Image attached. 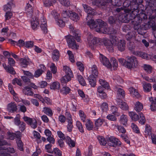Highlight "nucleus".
<instances>
[{"label":"nucleus","instance_id":"1","mask_svg":"<svg viewBox=\"0 0 156 156\" xmlns=\"http://www.w3.org/2000/svg\"><path fill=\"white\" fill-rule=\"evenodd\" d=\"M135 17V21L134 22V29L137 30L139 34L143 35L146 33L147 30L155 26V22L152 20H150L147 23H144L140 25L142 21L147 18V16L143 12H140Z\"/></svg>","mask_w":156,"mask_h":156},{"label":"nucleus","instance_id":"2","mask_svg":"<svg viewBox=\"0 0 156 156\" xmlns=\"http://www.w3.org/2000/svg\"><path fill=\"white\" fill-rule=\"evenodd\" d=\"M86 23L90 28H95L96 31L98 32L109 34L110 28L105 26L104 22L100 19L94 21L90 16L88 15L86 18Z\"/></svg>","mask_w":156,"mask_h":156},{"label":"nucleus","instance_id":"3","mask_svg":"<svg viewBox=\"0 0 156 156\" xmlns=\"http://www.w3.org/2000/svg\"><path fill=\"white\" fill-rule=\"evenodd\" d=\"M87 37L88 44L89 47L92 49H94L95 46L98 43L101 41V40L93 37L92 34L89 32L86 34Z\"/></svg>","mask_w":156,"mask_h":156},{"label":"nucleus","instance_id":"4","mask_svg":"<svg viewBox=\"0 0 156 156\" xmlns=\"http://www.w3.org/2000/svg\"><path fill=\"white\" fill-rule=\"evenodd\" d=\"M127 60L125 61V67L127 68L131 69L137 66L138 61L136 58L133 56H127Z\"/></svg>","mask_w":156,"mask_h":156},{"label":"nucleus","instance_id":"5","mask_svg":"<svg viewBox=\"0 0 156 156\" xmlns=\"http://www.w3.org/2000/svg\"><path fill=\"white\" fill-rule=\"evenodd\" d=\"M65 38L69 47L73 49L77 48V46L75 40L74 36L69 35L66 36Z\"/></svg>","mask_w":156,"mask_h":156},{"label":"nucleus","instance_id":"6","mask_svg":"<svg viewBox=\"0 0 156 156\" xmlns=\"http://www.w3.org/2000/svg\"><path fill=\"white\" fill-rule=\"evenodd\" d=\"M103 43L107 49L109 51L113 52L114 51L113 44L111 41L106 38H103L101 41Z\"/></svg>","mask_w":156,"mask_h":156},{"label":"nucleus","instance_id":"7","mask_svg":"<svg viewBox=\"0 0 156 156\" xmlns=\"http://www.w3.org/2000/svg\"><path fill=\"white\" fill-rule=\"evenodd\" d=\"M108 145L110 146L116 147L117 146H120L121 142L118 139L114 137H110L108 141Z\"/></svg>","mask_w":156,"mask_h":156},{"label":"nucleus","instance_id":"8","mask_svg":"<svg viewBox=\"0 0 156 156\" xmlns=\"http://www.w3.org/2000/svg\"><path fill=\"white\" fill-rule=\"evenodd\" d=\"M40 27L41 30L43 31L44 33H47L48 30L47 28V24L46 20L44 17L42 16L40 19Z\"/></svg>","mask_w":156,"mask_h":156},{"label":"nucleus","instance_id":"9","mask_svg":"<svg viewBox=\"0 0 156 156\" xmlns=\"http://www.w3.org/2000/svg\"><path fill=\"white\" fill-rule=\"evenodd\" d=\"M130 9H128V12H131L134 15H137L139 12L138 5L132 2Z\"/></svg>","mask_w":156,"mask_h":156},{"label":"nucleus","instance_id":"10","mask_svg":"<svg viewBox=\"0 0 156 156\" xmlns=\"http://www.w3.org/2000/svg\"><path fill=\"white\" fill-rule=\"evenodd\" d=\"M115 46L119 51H124L126 48V41L123 40H120L116 43Z\"/></svg>","mask_w":156,"mask_h":156},{"label":"nucleus","instance_id":"11","mask_svg":"<svg viewBox=\"0 0 156 156\" xmlns=\"http://www.w3.org/2000/svg\"><path fill=\"white\" fill-rule=\"evenodd\" d=\"M99 58L101 62L104 65L108 68H111L109 60L105 56L101 54H100Z\"/></svg>","mask_w":156,"mask_h":156},{"label":"nucleus","instance_id":"12","mask_svg":"<svg viewBox=\"0 0 156 156\" xmlns=\"http://www.w3.org/2000/svg\"><path fill=\"white\" fill-rule=\"evenodd\" d=\"M82 5L85 11L88 14L91 15H95L96 11L95 9H92L90 6L86 4H83Z\"/></svg>","mask_w":156,"mask_h":156},{"label":"nucleus","instance_id":"13","mask_svg":"<svg viewBox=\"0 0 156 156\" xmlns=\"http://www.w3.org/2000/svg\"><path fill=\"white\" fill-rule=\"evenodd\" d=\"M19 61L20 62V66L24 68L27 67L31 62L30 59L28 57L20 58Z\"/></svg>","mask_w":156,"mask_h":156},{"label":"nucleus","instance_id":"14","mask_svg":"<svg viewBox=\"0 0 156 156\" xmlns=\"http://www.w3.org/2000/svg\"><path fill=\"white\" fill-rule=\"evenodd\" d=\"M32 27L33 30H36L40 24L39 20L36 17L33 18L31 20Z\"/></svg>","mask_w":156,"mask_h":156},{"label":"nucleus","instance_id":"15","mask_svg":"<svg viewBox=\"0 0 156 156\" xmlns=\"http://www.w3.org/2000/svg\"><path fill=\"white\" fill-rule=\"evenodd\" d=\"M97 76H95L93 75H90L88 77L87 80L89 84L91 87H94L96 85V78Z\"/></svg>","mask_w":156,"mask_h":156},{"label":"nucleus","instance_id":"16","mask_svg":"<svg viewBox=\"0 0 156 156\" xmlns=\"http://www.w3.org/2000/svg\"><path fill=\"white\" fill-rule=\"evenodd\" d=\"M7 108L8 111L12 112H14L17 109V106L15 102H11L8 104Z\"/></svg>","mask_w":156,"mask_h":156},{"label":"nucleus","instance_id":"17","mask_svg":"<svg viewBox=\"0 0 156 156\" xmlns=\"http://www.w3.org/2000/svg\"><path fill=\"white\" fill-rule=\"evenodd\" d=\"M149 100L151 102L150 108L151 110L153 111H156V97H150Z\"/></svg>","mask_w":156,"mask_h":156},{"label":"nucleus","instance_id":"18","mask_svg":"<svg viewBox=\"0 0 156 156\" xmlns=\"http://www.w3.org/2000/svg\"><path fill=\"white\" fill-rule=\"evenodd\" d=\"M144 91L146 92H148L151 91L152 89V86L151 83L145 82H142Z\"/></svg>","mask_w":156,"mask_h":156},{"label":"nucleus","instance_id":"19","mask_svg":"<svg viewBox=\"0 0 156 156\" xmlns=\"http://www.w3.org/2000/svg\"><path fill=\"white\" fill-rule=\"evenodd\" d=\"M135 110L137 112H140L143 109V105L141 103L137 101L134 104Z\"/></svg>","mask_w":156,"mask_h":156},{"label":"nucleus","instance_id":"20","mask_svg":"<svg viewBox=\"0 0 156 156\" xmlns=\"http://www.w3.org/2000/svg\"><path fill=\"white\" fill-rule=\"evenodd\" d=\"M73 76L66 75L62 77L61 79V81L62 85L66 84L69 81L71 80V77H72Z\"/></svg>","mask_w":156,"mask_h":156},{"label":"nucleus","instance_id":"21","mask_svg":"<svg viewBox=\"0 0 156 156\" xmlns=\"http://www.w3.org/2000/svg\"><path fill=\"white\" fill-rule=\"evenodd\" d=\"M70 28L71 29L72 32L73 33V35L75 37L76 40L78 42H80V36L79 32L78 31H75L72 27H70Z\"/></svg>","mask_w":156,"mask_h":156},{"label":"nucleus","instance_id":"22","mask_svg":"<svg viewBox=\"0 0 156 156\" xmlns=\"http://www.w3.org/2000/svg\"><path fill=\"white\" fill-rule=\"evenodd\" d=\"M33 10L32 6L30 4H27L26 7L25 12L26 14L27 15H29L30 16H31L32 14L33 13Z\"/></svg>","mask_w":156,"mask_h":156},{"label":"nucleus","instance_id":"23","mask_svg":"<svg viewBox=\"0 0 156 156\" xmlns=\"http://www.w3.org/2000/svg\"><path fill=\"white\" fill-rule=\"evenodd\" d=\"M119 121L121 124L126 126L128 121L127 115H121L120 117Z\"/></svg>","mask_w":156,"mask_h":156},{"label":"nucleus","instance_id":"24","mask_svg":"<svg viewBox=\"0 0 156 156\" xmlns=\"http://www.w3.org/2000/svg\"><path fill=\"white\" fill-rule=\"evenodd\" d=\"M31 88L29 87H25L23 90V93L25 95L29 96L33 95L34 93L31 91Z\"/></svg>","mask_w":156,"mask_h":156},{"label":"nucleus","instance_id":"25","mask_svg":"<svg viewBox=\"0 0 156 156\" xmlns=\"http://www.w3.org/2000/svg\"><path fill=\"white\" fill-rule=\"evenodd\" d=\"M111 62H110L111 68L113 67L114 69H116L118 66V62L114 58L112 57L110 59Z\"/></svg>","mask_w":156,"mask_h":156},{"label":"nucleus","instance_id":"26","mask_svg":"<svg viewBox=\"0 0 156 156\" xmlns=\"http://www.w3.org/2000/svg\"><path fill=\"white\" fill-rule=\"evenodd\" d=\"M59 51L57 50H54L52 53V58L54 61H57L59 59Z\"/></svg>","mask_w":156,"mask_h":156},{"label":"nucleus","instance_id":"27","mask_svg":"<svg viewBox=\"0 0 156 156\" xmlns=\"http://www.w3.org/2000/svg\"><path fill=\"white\" fill-rule=\"evenodd\" d=\"M136 33V32L134 31H131L129 32L128 33L126 34V39L128 41H129L132 38H134L135 37Z\"/></svg>","mask_w":156,"mask_h":156},{"label":"nucleus","instance_id":"28","mask_svg":"<svg viewBox=\"0 0 156 156\" xmlns=\"http://www.w3.org/2000/svg\"><path fill=\"white\" fill-rule=\"evenodd\" d=\"M145 135L146 137L147 136L150 135L151 134V128L150 126L147 124L145 125Z\"/></svg>","mask_w":156,"mask_h":156},{"label":"nucleus","instance_id":"29","mask_svg":"<svg viewBox=\"0 0 156 156\" xmlns=\"http://www.w3.org/2000/svg\"><path fill=\"white\" fill-rule=\"evenodd\" d=\"M57 0H45L44 1V5L45 7H50L53 5V4L55 3Z\"/></svg>","mask_w":156,"mask_h":156},{"label":"nucleus","instance_id":"30","mask_svg":"<svg viewBox=\"0 0 156 156\" xmlns=\"http://www.w3.org/2000/svg\"><path fill=\"white\" fill-rule=\"evenodd\" d=\"M129 115L133 120L137 121L139 118V115L135 112H129Z\"/></svg>","mask_w":156,"mask_h":156},{"label":"nucleus","instance_id":"31","mask_svg":"<svg viewBox=\"0 0 156 156\" xmlns=\"http://www.w3.org/2000/svg\"><path fill=\"white\" fill-rule=\"evenodd\" d=\"M141 125L144 124L146 122V119L144 115L142 112H140L139 114V118L138 119Z\"/></svg>","mask_w":156,"mask_h":156},{"label":"nucleus","instance_id":"32","mask_svg":"<svg viewBox=\"0 0 156 156\" xmlns=\"http://www.w3.org/2000/svg\"><path fill=\"white\" fill-rule=\"evenodd\" d=\"M132 2L129 0H126L123 3V6L124 8V10L128 12V9H130Z\"/></svg>","mask_w":156,"mask_h":156},{"label":"nucleus","instance_id":"33","mask_svg":"<svg viewBox=\"0 0 156 156\" xmlns=\"http://www.w3.org/2000/svg\"><path fill=\"white\" fill-rule=\"evenodd\" d=\"M42 112L48 116H51L53 115L52 111L50 108L44 107Z\"/></svg>","mask_w":156,"mask_h":156},{"label":"nucleus","instance_id":"34","mask_svg":"<svg viewBox=\"0 0 156 156\" xmlns=\"http://www.w3.org/2000/svg\"><path fill=\"white\" fill-rule=\"evenodd\" d=\"M69 17L72 20L75 21H76L79 19V17L78 14L72 11H71Z\"/></svg>","mask_w":156,"mask_h":156},{"label":"nucleus","instance_id":"35","mask_svg":"<svg viewBox=\"0 0 156 156\" xmlns=\"http://www.w3.org/2000/svg\"><path fill=\"white\" fill-rule=\"evenodd\" d=\"M118 97L120 98H123L125 95V93L124 90L121 88H119L117 90Z\"/></svg>","mask_w":156,"mask_h":156},{"label":"nucleus","instance_id":"36","mask_svg":"<svg viewBox=\"0 0 156 156\" xmlns=\"http://www.w3.org/2000/svg\"><path fill=\"white\" fill-rule=\"evenodd\" d=\"M118 110L116 106L113 105L111 106V111L112 113L117 116H119L120 115V113L118 112Z\"/></svg>","mask_w":156,"mask_h":156},{"label":"nucleus","instance_id":"37","mask_svg":"<svg viewBox=\"0 0 156 156\" xmlns=\"http://www.w3.org/2000/svg\"><path fill=\"white\" fill-rule=\"evenodd\" d=\"M63 71H65L66 74L71 76H73L72 72L69 67L67 66H64L63 67Z\"/></svg>","mask_w":156,"mask_h":156},{"label":"nucleus","instance_id":"38","mask_svg":"<svg viewBox=\"0 0 156 156\" xmlns=\"http://www.w3.org/2000/svg\"><path fill=\"white\" fill-rule=\"evenodd\" d=\"M97 138L101 145L105 146L107 142L104 137L102 136H98Z\"/></svg>","mask_w":156,"mask_h":156},{"label":"nucleus","instance_id":"39","mask_svg":"<svg viewBox=\"0 0 156 156\" xmlns=\"http://www.w3.org/2000/svg\"><path fill=\"white\" fill-rule=\"evenodd\" d=\"M143 68L146 72L147 73H150L152 72V68L150 65L144 64L143 66Z\"/></svg>","mask_w":156,"mask_h":156},{"label":"nucleus","instance_id":"40","mask_svg":"<svg viewBox=\"0 0 156 156\" xmlns=\"http://www.w3.org/2000/svg\"><path fill=\"white\" fill-rule=\"evenodd\" d=\"M86 129L89 131L92 130L93 128V124L90 120H88L85 124Z\"/></svg>","mask_w":156,"mask_h":156},{"label":"nucleus","instance_id":"41","mask_svg":"<svg viewBox=\"0 0 156 156\" xmlns=\"http://www.w3.org/2000/svg\"><path fill=\"white\" fill-rule=\"evenodd\" d=\"M60 87V83L57 82H53L50 86L51 89L55 90L58 89Z\"/></svg>","mask_w":156,"mask_h":156},{"label":"nucleus","instance_id":"42","mask_svg":"<svg viewBox=\"0 0 156 156\" xmlns=\"http://www.w3.org/2000/svg\"><path fill=\"white\" fill-rule=\"evenodd\" d=\"M92 74L95 76H98V70L97 67L95 65H94L91 68Z\"/></svg>","mask_w":156,"mask_h":156},{"label":"nucleus","instance_id":"43","mask_svg":"<svg viewBox=\"0 0 156 156\" xmlns=\"http://www.w3.org/2000/svg\"><path fill=\"white\" fill-rule=\"evenodd\" d=\"M99 82L100 84L103 87L106 89L108 88L109 87L108 83L105 80L103 79H100L99 80Z\"/></svg>","mask_w":156,"mask_h":156},{"label":"nucleus","instance_id":"44","mask_svg":"<svg viewBox=\"0 0 156 156\" xmlns=\"http://www.w3.org/2000/svg\"><path fill=\"white\" fill-rule=\"evenodd\" d=\"M77 79L79 83L83 86H85L87 84L83 77L80 75H79L77 76Z\"/></svg>","mask_w":156,"mask_h":156},{"label":"nucleus","instance_id":"45","mask_svg":"<svg viewBox=\"0 0 156 156\" xmlns=\"http://www.w3.org/2000/svg\"><path fill=\"white\" fill-rule=\"evenodd\" d=\"M76 125L79 131L81 133H83L84 130L82 123L80 121H77L76 122Z\"/></svg>","mask_w":156,"mask_h":156},{"label":"nucleus","instance_id":"46","mask_svg":"<svg viewBox=\"0 0 156 156\" xmlns=\"http://www.w3.org/2000/svg\"><path fill=\"white\" fill-rule=\"evenodd\" d=\"M15 6H12V5L7 4L3 6V10L5 11H10L12 8H14Z\"/></svg>","mask_w":156,"mask_h":156},{"label":"nucleus","instance_id":"47","mask_svg":"<svg viewBox=\"0 0 156 156\" xmlns=\"http://www.w3.org/2000/svg\"><path fill=\"white\" fill-rule=\"evenodd\" d=\"M60 3L64 6L68 7L70 5L69 0H58Z\"/></svg>","mask_w":156,"mask_h":156},{"label":"nucleus","instance_id":"48","mask_svg":"<svg viewBox=\"0 0 156 156\" xmlns=\"http://www.w3.org/2000/svg\"><path fill=\"white\" fill-rule=\"evenodd\" d=\"M56 23L58 25L61 27H63L65 26V22L63 20L60 19V17L58 18L56 20Z\"/></svg>","mask_w":156,"mask_h":156},{"label":"nucleus","instance_id":"49","mask_svg":"<svg viewBox=\"0 0 156 156\" xmlns=\"http://www.w3.org/2000/svg\"><path fill=\"white\" fill-rule=\"evenodd\" d=\"M70 91V89L67 87H63L62 89L60 90V92H62L63 94H69Z\"/></svg>","mask_w":156,"mask_h":156},{"label":"nucleus","instance_id":"50","mask_svg":"<svg viewBox=\"0 0 156 156\" xmlns=\"http://www.w3.org/2000/svg\"><path fill=\"white\" fill-rule=\"evenodd\" d=\"M119 106L121 109L124 110H128L129 107L127 104L124 102H123Z\"/></svg>","mask_w":156,"mask_h":156},{"label":"nucleus","instance_id":"51","mask_svg":"<svg viewBox=\"0 0 156 156\" xmlns=\"http://www.w3.org/2000/svg\"><path fill=\"white\" fill-rule=\"evenodd\" d=\"M16 143L18 149L21 151H23V144L21 140H18L16 141Z\"/></svg>","mask_w":156,"mask_h":156},{"label":"nucleus","instance_id":"52","mask_svg":"<svg viewBox=\"0 0 156 156\" xmlns=\"http://www.w3.org/2000/svg\"><path fill=\"white\" fill-rule=\"evenodd\" d=\"M68 121V123L67 126V130L69 132L72 131L73 128V120L72 119Z\"/></svg>","mask_w":156,"mask_h":156},{"label":"nucleus","instance_id":"53","mask_svg":"<svg viewBox=\"0 0 156 156\" xmlns=\"http://www.w3.org/2000/svg\"><path fill=\"white\" fill-rule=\"evenodd\" d=\"M6 70L7 72L11 74L14 75L16 74V72L12 66H9Z\"/></svg>","mask_w":156,"mask_h":156},{"label":"nucleus","instance_id":"54","mask_svg":"<svg viewBox=\"0 0 156 156\" xmlns=\"http://www.w3.org/2000/svg\"><path fill=\"white\" fill-rule=\"evenodd\" d=\"M101 107L102 110L103 112H106L108 110V105L106 102L103 103Z\"/></svg>","mask_w":156,"mask_h":156},{"label":"nucleus","instance_id":"55","mask_svg":"<svg viewBox=\"0 0 156 156\" xmlns=\"http://www.w3.org/2000/svg\"><path fill=\"white\" fill-rule=\"evenodd\" d=\"M116 20V19L114 16H111L108 18V23L110 24L115 23Z\"/></svg>","mask_w":156,"mask_h":156},{"label":"nucleus","instance_id":"56","mask_svg":"<svg viewBox=\"0 0 156 156\" xmlns=\"http://www.w3.org/2000/svg\"><path fill=\"white\" fill-rule=\"evenodd\" d=\"M131 127L134 132L139 133H140L139 129L137 126L135 124L133 123L131 125Z\"/></svg>","mask_w":156,"mask_h":156},{"label":"nucleus","instance_id":"57","mask_svg":"<svg viewBox=\"0 0 156 156\" xmlns=\"http://www.w3.org/2000/svg\"><path fill=\"white\" fill-rule=\"evenodd\" d=\"M52 146V144H50L45 145V149L48 152L50 153H53V150L51 149Z\"/></svg>","mask_w":156,"mask_h":156},{"label":"nucleus","instance_id":"58","mask_svg":"<svg viewBox=\"0 0 156 156\" xmlns=\"http://www.w3.org/2000/svg\"><path fill=\"white\" fill-rule=\"evenodd\" d=\"M12 16V13L9 11L7 12L5 15V20H8L11 18Z\"/></svg>","mask_w":156,"mask_h":156},{"label":"nucleus","instance_id":"59","mask_svg":"<svg viewBox=\"0 0 156 156\" xmlns=\"http://www.w3.org/2000/svg\"><path fill=\"white\" fill-rule=\"evenodd\" d=\"M71 11L69 10L63 11L62 13V16L63 17L66 18L67 17H69Z\"/></svg>","mask_w":156,"mask_h":156},{"label":"nucleus","instance_id":"60","mask_svg":"<svg viewBox=\"0 0 156 156\" xmlns=\"http://www.w3.org/2000/svg\"><path fill=\"white\" fill-rule=\"evenodd\" d=\"M52 151L53 153H54L55 154L58 156H61L62 155V151L57 148H54Z\"/></svg>","mask_w":156,"mask_h":156},{"label":"nucleus","instance_id":"61","mask_svg":"<svg viewBox=\"0 0 156 156\" xmlns=\"http://www.w3.org/2000/svg\"><path fill=\"white\" fill-rule=\"evenodd\" d=\"M110 38L111 39V42L113 44H115V45H116V42H117L118 40V37H117L116 35H110Z\"/></svg>","mask_w":156,"mask_h":156},{"label":"nucleus","instance_id":"62","mask_svg":"<svg viewBox=\"0 0 156 156\" xmlns=\"http://www.w3.org/2000/svg\"><path fill=\"white\" fill-rule=\"evenodd\" d=\"M43 72H44L42 70L38 69L35 71L34 76L35 77H38L40 76Z\"/></svg>","mask_w":156,"mask_h":156},{"label":"nucleus","instance_id":"63","mask_svg":"<svg viewBox=\"0 0 156 156\" xmlns=\"http://www.w3.org/2000/svg\"><path fill=\"white\" fill-rule=\"evenodd\" d=\"M118 30L114 28H110L109 30V34L110 35H115L117 34Z\"/></svg>","mask_w":156,"mask_h":156},{"label":"nucleus","instance_id":"64","mask_svg":"<svg viewBox=\"0 0 156 156\" xmlns=\"http://www.w3.org/2000/svg\"><path fill=\"white\" fill-rule=\"evenodd\" d=\"M34 45V42L33 41H29L26 42L25 47L27 48H31Z\"/></svg>","mask_w":156,"mask_h":156}]
</instances>
